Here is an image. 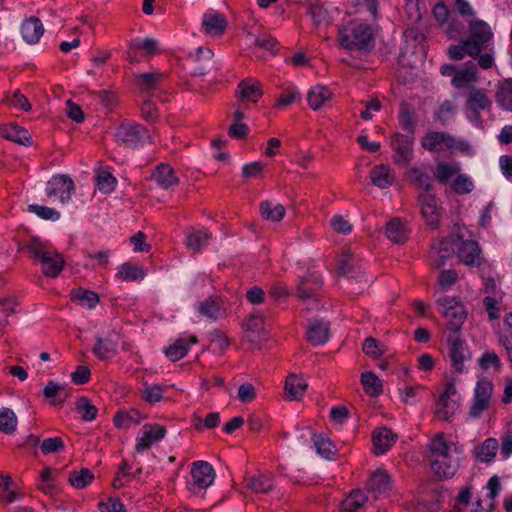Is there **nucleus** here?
Here are the masks:
<instances>
[{
	"label": "nucleus",
	"mask_w": 512,
	"mask_h": 512,
	"mask_svg": "<svg viewBox=\"0 0 512 512\" xmlns=\"http://www.w3.org/2000/svg\"><path fill=\"white\" fill-rule=\"evenodd\" d=\"M469 36L457 45L448 48V55L453 60H462L465 56L476 58L486 49L493 38L490 26L483 20H471L468 25Z\"/></svg>",
	"instance_id": "obj_1"
},
{
	"label": "nucleus",
	"mask_w": 512,
	"mask_h": 512,
	"mask_svg": "<svg viewBox=\"0 0 512 512\" xmlns=\"http://www.w3.org/2000/svg\"><path fill=\"white\" fill-rule=\"evenodd\" d=\"M30 256L41 264L42 273L49 278H56L65 265L63 255L57 251L49 250L48 244L37 237H31L26 245Z\"/></svg>",
	"instance_id": "obj_2"
},
{
	"label": "nucleus",
	"mask_w": 512,
	"mask_h": 512,
	"mask_svg": "<svg viewBox=\"0 0 512 512\" xmlns=\"http://www.w3.org/2000/svg\"><path fill=\"white\" fill-rule=\"evenodd\" d=\"M422 147L429 152L458 151L467 153L470 151V144L463 140L457 139L446 132L430 131L421 140Z\"/></svg>",
	"instance_id": "obj_3"
},
{
	"label": "nucleus",
	"mask_w": 512,
	"mask_h": 512,
	"mask_svg": "<svg viewBox=\"0 0 512 512\" xmlns=\"http://www.w3.org/2000/svg\"><path fill=\"white\" fill-rule=\"evenodd\" d=\"M373 36L369 25L351 22L339 30V44L345 49H366L372 46Z\"/></svg>",
	"instance_id": "obj_4"
},
{
	"label": "nucleus",
	"mask_w": 512,
	"mask_h": 512,
	"mask_svg": "<svg viewBox=\"0 0 512 512\" xmlns=\"http://www.w3.org/2000/svg\"><path fill=\"white\" fill-rule=\"evenodd\" d=\"M455 243L456 239L453 237H442L432 241L428 258L433 268H442L455 255Z\"/></svg>",
	"instance_id": "obj_5"
},
{
	"label": "nucleus",
	"mask_w": 512,
	"mask_h": 512,
	"mask_svg": "<svg viewBox=\"0 0 512 512\" xmlns=\"http://www.w3.org/2000/svg\"><path fill=\"white\" fill-rule=\"evenodd\" d=\"M417 202L426 224L432 229H437L440 225L443 211L439 200L433 194L421 193L417 197Z\"/></svg>",
	"instance_id": "obj_6"
},
{
	"label": "nucleus",
	"mask_w": 512,
	"mask_h": 512,
	"mask_svg": "<svg viewBox=\"0 0 512 512\" xmlns=\"http://www.w3.org/2000/svg\"><path fill=\"white\" fill-rule=\"evenodd\" d=\"M438 304L444 308L443 315L448 319L447 328L451 333L458 334L466 319V311L463 305L451 297L440 298Z\"/></svg>",
	"instance_id": "obj_7"
},
{
	"label": "nucleus",
	"mask_w": 512,
	"mask_h": 512,
	"mask_svg": "<svg viewBox=\"0 0 512 512\" xmlns=\"http://www.w3.org/2000/svg\"><path fill=\"white\" fill-rule=\"evenodd\" d=\"M117 143L134 148L145 139H150L148 130L140 124H121L115 132Z\"/></svg>",
	"instance_id": "obj_8"
},
{
	"label": "nucleus",
	"mask_w": 512,
	"mask_h": 512,
	"mask_svg": "<svg viewBox=\"0 0 512 512\" xmlns=\"http://www.w3.org/2000/svg\"><path fill=\"white\" fill-rule=\"evenodd\" d=\"M75 191V184L68 175H55L47 183V196L58 197L62 204L67 203Z\"/></svg>",
	"instance_id": "obj_9"
},
{
	"label": "nucleus",
	"mask_w": 512,
	"mask_h": 512,
	"mask_svg": "<svg viewBox=\"0 0 512 512\" xmlns=\"http://www.w3.org/2000/svg\"><path fill=\"white\" fill-rule=\"evenodd\" d=\"M413 136L396 133L391 139V146L395 152L393 158L396 164L407 166L413 156Z\"/></svg>",
	"instance_id": "obj_10"
},
{
	"label": "nucleus",
	"mask_w": 512,
	"mask_h": 512,
	"mask_svg": "<svg viewBox=\"0 0 512 512\" xmlns=\"http://www.w3.org/2000/svg\"><path fill=\"white\" fill-rule=\"evenodd\" d=\"M447 342L452 365L456 372L462 373L464 371V361L470 357V352L460 339L459 334L450 333Z\"/></svg>",
	"instance_id": "obj_11"
},
{
	"label": "nucleus",
	"mask_w": 512,
	"mask_h": 512,
	"mask_svg": "<svg viewBox=\"0 0 512 512\" xmlns=\"http://www.w3.org/2000/svg\"><path fill=\"white\" fill-rule=\"evenodd\" d=\"M457 239L461 242L457 254L459 260L468 266H480L482 258L478 243L474 240H462L460 236H457Z\"/></svg>",
	"instance_id": "obj_12"
},
{
	"label": "nucleus",
	"mask_w": 512,
	"mask_h": 512,
	"mask_svg": "<svg viewBox=\"0 0 512 512\" xmlns=\"http://www.w3.org/2000/svg\"><path fill=\"white\" fill-rule=\"evenodd\" d=\"M193 484L200 489L209 487L214 479L215 472L213 467L206 461H196L191 469Z\"/></svg>",
	"instance_id": "obj_13"
},
{
	"label": "nucleus",
	"mask_w": 512,
	"mask_h": 512,
	"mask_svg": "<svg viewBox=\"0 0 512 512\" xmlns=\"http://www.w3.org/2000/svg\"><path fill=\"white\" fill-rule=\"evenodd\" d=\"M263 96L262 85L254 79H245L239 82L236 97L242 102L256 103Z\"/></svg>",
	"instance_id": "obj_14"
},
{
	"label": "nucleus",
	"mask_w": 512,
	"mask_h": 512,
	"mask_svg": "<svg viewBox=\"0 0 512 512\" xmlns=\"http://www.w3.org/2000/svg\"><path fill=\"white\" fill-rule=\"evenodd\" d=\"M198 313L211 321H216L225 315L224 301L221 297L210 296L200 302L197 307Z\"/></svg>",
	"instance_id": "obj_15"
},
{
	"label": "nucleus",
	"mask_w": 512,
	"mask_h": 512,
	"mask_svg": "<svg viewBox=\"0 0 512 512\" xmlns=\"http://www.w3.org/2000/svg\"><path fill=\"white\" fill-rule=\"evenodd\" d=\"M202 27L207 35L217 37L225 33L227 21L221 13L208 11L202 17Z\"/></svg>",
	"instance_id": "obj_16"
},
{
	"label": "nucleus",
	"mask_w": 512,
	"mask_h": 512,
	"mask_svg": "<svg viewBox=\"0 0 512 512\" xmlns=\"http://www.w3.org/2000/svg\"><path fill=\"white\" fill-rule=\"evenodd\" d=\"M44 33L42 22L37 17L26 18L21 24V34L27 44H36Z\"/></svg>",
	"instance_id": "obj_17"
},
{
	"label": "nucleus",
	"mask_w": 512,
	"mask_h": 512,
	"mask_svg": "<svg viewBox=\"0 0 512 512\" xmlns=\"http://www.w3.org/2000/svg\"><path fill=\"white\" fill-rule=\"evenodd\" d=\"M330 324L324 320L315 319L307 328V340L313 345H321L328 341Z\"/></svg>",
	"instance_id": "obj_18"
},
{
	"label": "nucleus",
	"mask_w": 512,
	"mask_h": 512,
	"mask_svg": "<svg viewBox=\"0 0 512 512\" xmlns=\"http://www.w3.org/2000/svg\"><path fill=\"white\" fill-rule=\"evenodd\" d=\"M166 430L160 425H144L143 436L138 440L135 449L137 452L148 450L151 445L165 436Z\"/></svg>",
	"instance_id": "obj_19"
},
{
	"label": "nucleus",
	"mask_w": 512,
	"mask_h": 512,
	"mask_svg": "<svg viewBox=\"0 0 512 512\" xmlns=\"http://www.w3.org/2000/svg\"><path fill=\"white\" fill-rule=\"evenodd\" d=\"M397 435L386 427L377 428L372 435L375 454L385 453L396 441Z\"/></svg>",
	"instance_id": "obj_20"
},
{
	"label": "nucleus",
	"mask_w": 512,
	"mask_h": 512,
	"mask_svg": "<svg viewBox=\"0 0 512 512\" xmlns=\"http://www.w3.org/2000/svg\"><path fill=\"white\" fill-rule=\"evenodd\" d=\"M307 387L308 384L302 375L291 373L286 378L285 393L290 400L302 399Z\"/></svg>",
	"instance_id": "obj_21"
},
{
	"label": "nucleus",
	"mask_w": 512,
	"mask_h": 512,
	"mask_svg": "<svg viewBox=\"0 0 512 512\" xmlns=\"http://www.w3.org/2000/svg\"><path fill=\"white\" fill-rule=\"evenodd\" d=\"M0 136L20 145L30 146L32 144L28 132L16 124L0 126Z\"/></svg>",
	"instance_id": "obj_22"
},
{
	"label": "nucleus",
	"mask_w": 512,
	"mask_h": 512,
	"mask_svg": "<svg viewBox=\"0 0 512 512\" xmlns=\"http://www.w3.org/2000/svg\"><path fill=\"white\" fill-rule=\"evenodd\" d=\"M431 468L434 473L443 478L453 476L458 469V459L453 458L452 455L449 458L435 457L431 461Z\"/></svg>",
	"instance_id": "obj_23"
},
{
	"label": "nucleus",
	"mask_w": 512,
	"mask_h": 512,
	"mask_svg": "<svg viewBox=\"0 0 512 512\" xmlns=\"http://www.w3.org/2000/svg\"><path fill=\"white\" fill-rule=\"evenodd\" d=\"M321 286L322 281L319 277H304L297 284V296L302 301L310 298L316 299V292L321 288Z\"/></svg>",
	"instance_id": "obj_24"
},
{
	"label": "nucleus",
	"mask_w": 512,
	"mask_h": 512,
	"mask_svg": "<svg viewBox=\"0 0 512 512\" xmlns=\"http://www.w3.org/2000/svg\"><path fill=\"white\" fill-rule=\"evenodd\" d=\"M152 178L162 189H168L179 183L173 168L168 164H160L153 171Z\"/></svg>",
	"instance_id": "obj_25"
},
{
	"label": "nucleus",
	"mask_w": 512,
	"mask_h": 512,
	"mask_svg": "<svg viewBox=\"0 0 512 512\" xmlns=\"http://www.w3.org/2000/svg\"><path fill=\"white\" fill-rule=\"evenodd\" d=\"M370 179L373 185L381 189L388 188L395 181L391 169L385 165L375 166L370 172Z\"/></svg>",
	"instance_id": "obj_26"
},
{
	"label": "nucleus",
	"mask_w": 512,
	"mask_h": 512,
	"mask_svg": "<svg viewBox=\"0 0 512 512\" xmlns=\"http://www.w3.org/2000/svg\"><path fill=\"white\" fill-rule=\"evenodd\" d=\"M259 212L263 219L271 222H280L286 215V209L282 204L274 205L269 200L260 203Z\"/></svg>",
	"instance_id": "obj_27"
},
{
	"label": "nucleus",
	"mask_w": 512,
	"mask_h": 512,
	"mask_svg": "<svg viewBox=\"0 0 512 512\" xmlns=\"http://www.w3.org/2000/svg\"><path fill=\"white\" fill-rule=\"evenodd\" d=\"M331 98L332 92L322 85L311 87L307 95L308 104L313 110L321 108L323 104Z\"/></svg>",
	"instance_id": "obj_28"
},
{
	"label": "nucleus",
	"mask_w": 512,
	"mask_h": 512,
	"mask_svg": "<svg viewBox=\"0 0 512 512\" xmlns=\"http://www.w3.org/2000/svg\"><path fill=\"white\" fill-rule=\"evenodd\" d=\"M117 346L118 342L111 337H98L93 348V353L100 360H106L116 353Z\"/></svg>",
	"instance_id": "obj_29"
},
{
	"label": "nucleus",
	"mask_w": 512,
	"mask_h": 512,
	"mask_svg": "<svg viewBox=\"0 0 512 512\" xmlns=\"http://www.w3.org/2000/svg\"><path fill=\"white\" fill-rule=\"evenodd\" d=\"M477 68L473 62H468L464 68L455 71L452 84L456 88H464L476 80Z\"/></svg>",
	"instance_id": "obj_30"
},
{
	"label": "nucleus",
	"mask_w": 512,
	"mask_h": 512,
	"mask_svg": "<svg viewBox=\"0 0 512 512\" xmlns=\"http://www.w3.org/2000/svg\"><path fill=\"white\" fill-rule=\"evenodd\" d=\"M385 233L396 244H403L408 239L404 225L398 218L392 219L387 223Z\"/></svg>",
	"instance_id": "obj_31"
},
{
	"label": "nucleus",
	"mask_w": 512,
	"mask_h": 512,
	"mask_svg": "<svg viewBox=\"0 0 512 512\" xmlns=\"http://www.w3.org/2000/svg\"><path fill=\"white\" fill-rule=\"evenodd\" d=\"M467 105L470 110L477 112L478 110L489 108L491 101L484 91L472 87L468 94Z\"/></svg>",
	"instance_id": "obj_32"
},
{
	"label": "nucleus",
	"mask_w": 512,
	"mask_h": 512,
	"mask_svg": "<svg viewBox=\"0 0 512 512\" xmlns=\"http://www.w3.org/2000/svg\"><path fill=\"white\" fill-rule=\"evenodd\" d=\"M246 487L255 493H268L274 488L273 479L268 475H259L245 479Z\"/></svg>",
	"instance_id": "obj_33"
},
{
	"label": "nucleus",
	"mask_w": 512,
	"mask_h": 512,
	"mask_svg": "<svg viewBox=\"0 0 512 512\" xmlns=\"http://www.w3.org/2000/svg\"><path fill=\"white\" fill-rule=\"evenodd\" d=\"M368 501L367 495L361 490H354L342 502L341 512H356Z\"/></svg>",
	"instance_id": "obj_34"
},
{
	"label": "nucleus",
	"mask_w": 512,
	"mask_h": 512,
	"mask_svg": "<svg viewBox=\"0 0 512 512\" xmlns=\"http://www.w3.org/2000/svg\"><path fill=\"white\" fill-rule=\"evenodd\" d=\"M361 384L365 392L372 397H376L382 393L381 380L374 372L368 371L362 373Z\"/></svg>",
	"instance_id": "obj_35"
},
{
	"label": "nucleus",
	"mask_w": 512,
	"mask_h": 512,
	"mask_svg": "<svg viewBox=\"0 0 512 512\" xmlns=\"http://www.w3.org/2000/svg\"><path fill=\"white\" fill-rule=\"evenodd\" d=\"M453 444L448 443L443 433H438L431 441L429 448L432 454V457H441V458H449L451 453V447Z\"/></svg>",
	"instance_id": "obj_36"
},
{
	"label": "nucleus",
	"mask_w": 512,
	"mask_h": 512,
	"mask_svg": "<svg viewBox=\"0 0 512 512\" xmlns=\"http://www.w3.org/2000/svg\"><path fill=\"white\" fill-rule=\"evenodd\" d=\"M137 84L142 91L149 92L157 89L158 85L164 79V74L160 72L143 73L137 76Z\"/></svg>",
	"instance_id": "obj_37"
},
{
	"label": "nucleus",
	"mask_w": 512,
	"mask_h": 512,
	"mask_svg": "<svg viewBox=\"0 0 512 512\" xmlns=\"http://www.w3.org/2000/svg\"><path fill=\"white\" fill-rule=\"evenodd\" d=\"M145 276L146 271L142 267L132 265L129 262L122 264L117 273V278L122 281H136L143 279Z\"/></svg>",
	"instance_id": "obj_38"
},
{
	"label": "nucleus",
	"mask_w": 512,
	"mask_h": 512,
	"mask_svg": "<svg viewBox=\"0 0 512 512\" xmlns=\"http://www.w3.org/2000/svg\"><path fill=\"white\" fill-rule=\"evenodd\" d=\"M71 299L77 300L80 305L92 309L99 302V295L93 291L77 288L71 291Z\"/></svg>",
	"instance_id": "obj_39"
},
{
	"label": "nucleus",
	"mask_w": 512,
	"mask_h": 512,
	"mask_svg": "<svg viewBox=\"0 0 512 512\" xmlns=\"http://www.w3.org/2000/svg\"><path fill=\"white\" fill-rule=\"evenodd\" d=\"M391 478L384 471L376 472L369 480L368 487L377 494H383L390 489Z\"/></svg>",
	"instance_id": "obj_40"
},
{
	"label": "nucleus",
	"mask_w": 512,
	"mask_h": 512,
	"mask_svg": "<svg viewBox=\"0 0 512 512\" xmlns=\"http://www.w3.org/2000/svg\"><path fill=\"white\" fill-rule=\"evenodd\" d=\"M142 49L146 51L148 55L157 53L158 43L155 39L146 38L144 40L135 39L130 43V50L127 52V58L131 63H135L137 60L132 56L131 50Z\"/></svg>",
	"instance_id": "obj_41"
},
{
	"label": "nucleus",
	"mask_w": 512,
	"mask_h": 512,
	"mask_svg": "<svg viewBox=\"0 0 512 512\" xmlns=\"http://www.w3.org/2000/svg\"><path fill=\"white\" fill-rule=\"evenodd\" d=\"M18 419L14 411L10 408L0 410V431L5 434H12L16 431Z\"/></svg>",
	"instance_id": "obj_42"
},
{
	"label": "nucleus",
	"mask_w": 512,
	"mask_h": 512,
	"mask_svg": "<svg viewBox=\"0 0 512 512\" xmlns=\"http://www.w3.org/2000/svg\"><path fill=\"white\" fill-rule=\"evenodd\" d=\"M498 442L494 438H489L483 442L480 447L474 451L475 456L482 462H490L496 455Z\"/></svg>",
	"instance_id": "obj_43"
},
{
	"label": "nucleus",
	"mask_w": 512,
	"mask_h": 512,
	"mask_svg": "<svg viewBox=\"0 0 512 512\" xmlns=\"http://www.w3.org/2000/svg\"><path fill=\"white\" fill-rule=\"evenodd\" d=\"M145 417L136 409L124 412L120 411L114 416V425L117 428L129 427L131 423L139 424Z\"/></svg>",
	"instance_id": "obj_44"
},
{
	"label": "nucleus",
	"mask_w": 512,
	"mask_h": 512,
	"mask_svg": "<svg viewBox=\"0 0 512 512\" xmlns=\"http://www.w3.org/2000/svg\"><path fill=\"white\" fill-rule=\"evenodd\" d=\"M458 405L457 403L452 400L451 398H447L446 396H440L437 405H436V411L435 414L438 418L448 421L451 416L455 413L457 410Z\"/></svg>",
	"instance_id": "obj_45"
},
{
	"label": "nucleus",
	"mask_w": 512,
	"mask_h": 512,
	"mask_svg": "<svg viewBox=\"0 0 512 512\" xmlns=\"http://www.w3.org/2000/svg\"><path fill=\"white\" fill-rule=\"evenodd\" d=\"M407 176L409 181L418 188H422L426 191H430L433 188L431 177L417 167H412Z\"/></svg>",
	"instance_id": "obj_46"
},
{
	"label": "nucleus",
	"mask_w": 512,
	"mask_h": 512,
	"mask_svg": "<svg viewBox=\"0 0 512 512\" xmlns=\"http://www.w3.org/2000/svg\"><path fill=\"white\" fill-rule=\"evenodd\" d=\"M211 237L212 234L207 231H192L187 235L185 244L193 252H199Z\"/></svg>",
	"instance_id": "obj_47"
},
{
	"label": "nucleus",
	"mask_w": 512,
	"mask_h": 512,
	"mask_svg": "<svg viewBox=\"0 0 512 512\" xmlns=\"http://www.w3.org/2000/svg\"><path fill=\"white\" fill-rule=\"evenodd\" d=\"M312 442L316 452L320 456L328 460L332 459L334 455L333 444L328 438L324 437L322 434H313Z\"/></svg>",
	"instance_id": "obj_48"
},
{
	"label": "nucleus",
	"mask_w": 512,
	"mask_h": 512,
	"mask_svg": "<svg viewBox=\"0 0 512 512\" xmlns=\"http://www.w3.org/2000/svg\"><path fill=\"white\" fill-rule=\"evenodd\" d=\"M93 479L94 475L87 468H83L80 471H73L69 475L70 484L77 489L88 486L92 483Z\"/></svg>",
	"instance_id": "obj_49"
},
{
	"label": "nucleus",
	"mask_w": 512,
	"mask_h": 512,
	"mask_svg": "<svg viewBox=\"0 0 512 512\" xmlns=\"http://www.w3.org/2000/svg\"><path fill=\"white\" fill-rule=\"evenodd\" d=\"M75 408L85 421H92L97 416V408L85 397H81L77 400Z\"/></svg>",
	"instance_id": "obj_50"
},
{
	"label": "nucleus",
	"mask_w": 512,
	"mask_h": 512,
	"mask_svg": "<svg viewBox=\"0 0 512 512\" xmlns=\"http://www.w3.org/2000/svg\"><path fill=\"white\" fill-rule=\"evenodd\" d=\"M188 352L187 341L180 338L175 341L174 344L170 345L165 353L172 361H178L182 359Z\"/></svg>",
	"instance_id": "obj_51"
},
{
	"label": "nucleus",
	"mask_w": 512,
	"mask_h": 512,
	"mask_svg": "<svg viewBox=\"0 0 512 512\" xmlns=\"http://www.w3.org/2000/svg\"><path fill=\"white\" fill-rule=\"evenodd\" d=\"M459 171L458 165H451L448 163H440L436 167L435 177L440 182L445 184L451 177L456 175Z\"/></svg>",
	"instance_id": "obj_52"
},
{
	"label": "nucleus",
	"mask_w": 512,
	"mask_h": 512,
	"mask_svg": "<svg viewBox=\"0 0 512 512\" xmlns=\"http://www.w3.org/2000/svg\"><path fill=\"white\" fill-rule=\"evenodd\" d=\"M116 183V178L110 172L102 171L97 176V187L103 193H111Z\"/></svg>",
	"instance_id": "obj_53"
},
{
	"label": "nucleus",
	"mask_w": 512,
	"mask_h": 512,
	"mask_svg": "<svg viewBox=\"0 0 512 512\" xmlns=\"http://www.w3.org/2000/svg\"><path fill=\"white\" fill-rule=\"evenodd\" d=\"M362 349L366 355L373 359L380 358L384 353L382 345L373 337L365 339Z\"/></svg>",
	"instance_id": "obj_54"
},
{
	"label": "nucleus",
	"mask_w": 512,
	"mask_h": 512,
	"mask_svg": "<svg viewBox=\"0 0 512 512\" xmlns=\"http://www.w3.org/2000/svg\"><path fill=\"white\" fill-rule=\"evenodd\" d=\"M28 210L32 213H35L40 218L45 220H58L60 218V214L53 208L47 206H41L37 204H31L28 206Z\"/></svg>",
	"instance_id": "obj_55"
},
{
	"label": "nucleus",
	"mask_w": 512,
	"mask_h": 512,
	"mask_svg": "<svg viewBox=\"0 0 512 512\" xmlns=\"http://www.w3.org/2000/svg\"><path fill=\"white\" fill-rule=\"evenodd\" d=\"M308 14L311 16L316 27H320L321 25L328 23L327 11L320 5H310L308 8Z\"/></svg>",
	"instance_id": "obj_56"
},
{
	"label": "nucleus",
	"mask_w": 512,
	"mask_h": 512,
	"mask_svg": "<svg viewBox=\"0 0 512 512\" xmlns=\"http://www.w3.org/2000/svg\"><path fill=\"white\" fill-rule=\"evenodd\" d=\"M4 102L24 111L31 110V105L28 99L21 94L19 90L15 91L11 96H6Z\"/></svg>",
	"instance_id": "obj_57"
},
{
	"label": "nucleus",
	"mask_w": 512,
	"mask_h": 512,
	"mask_svg": "<svg viewBox=\"0 0 512 512\" xmlns=\"http://www.w3.org/2000/svg\"><path fill=\"white\" fill-rule=\"evenodd\" d=\"M492 390H493V386L490 381L480 380L477 383L474 398L481 400V402L486 401L489 403L491 395H492Z\"/></svg>",
	"instance_id": "obj_58"
},
{
	"label": "nucleus",
	"mask_w": 512,
	"mask_h": 512,
	"mask_svg": "<svg viewBox=\"0 0 512 512\" xmlns=\"http://www.w3.org/2000/svg\"><path fill=\"white\" fill-rule=\"evenodd\" d=\"M238 399L243 403H250L256 399V390L252 383L245 382L238 388Z\"/></svg>",
	"instance_id": "obj_59"
},
{
	"label": "nucleus",
	"mask_w": 512,
	"mask_h": 512,
	"mask_svg": "<svg viewBox=\"0 0 512 512\" xmlns=\"http://www.w3.org/2000/svg\"><path fill=\"white\" fill-rule=\"evenodd\" d=\"M40 449L44 454L56 453L64 449V442L60 437L45 439Z\"/></svg>",
	"instance_id": "obj_60"
},
{
	"label": "nucleus",
	"mask_w": 512,
	"mask_h": 512,
	"mask_svg": "<svg viewBox=\"0 0 512 512\" xmlns=\"http://www.w3.org/2000/svg\"><path fill=\"white\" fill-rule=\"evenodd\" d=\"M452 189L457 194H468L473 189V182L465 175H459L452 184Z\"/></svg>",
	"instance_id": "obj_61"
},
{
	"label": "nucleus",
	"mask_w": 512,
	"mask_h": 512,
	"mask_svg": "<svg viewBox=\"0 0 512 512\" xmlns=\"http://www.w3.org/2000/svg\"><path fill=\"white\" fill-rule=\"evenodd\" d=\"M353 270L354 265L352 263V255L348 250H346L338 260L337 273L338 275L345 276L351 273Z\"/></svg>",
	"instance_id": "obj_62"
},
{
	"label": "nucleus",
	"mask_w": 512,
	"mask_h": 512,
	"mask_svg": "<svg viewBox=\"0 0 512 512\" xmlns=\"http://www.w3.org/2000/svg\"><path fill=\"white\" fill-rule=\"evenodd\" d=\"M479 365L481 369L488 370L489 367L493 366L496 370L501 367L500 359L495 352L487 351L479 359Z\"/></svg>",
	"instance_id": "obj_63"
},
{
	"label": "nucleus",
	"mask_w": 512,
	"mask_h": 512,
	"mask_svg": "<svg viewBox=\"0 0 512 512\" xmlns=\"http://www.w3.org/2000/svg\"><path fill=\"white\" fill-rule=\"evenodd\" d=\"M330 225L336 233L349 234L352 231L350 222L341 215H334L330 221Z\"/></svg>",
	"instance_id": "obj_64"
}]
</instances>
